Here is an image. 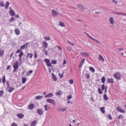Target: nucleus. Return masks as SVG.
Segmentation results:
<instances>
[{
	"label": "nucleus",
	"mask_w": 126,
	"mask_h": 126,
	"mask_svg": "<svg viewBox=\"0 0 126 126\" xmlns=\"http://www.w3.org/2000/svg\"><path fill=\"white\" fill-rule=\"evenodd\" d=\"M28 72L29 73V74L31 75L32 73V70H30Z\"/></svg>",
	"instance_id": "obj_64"
},
{
	"label": "nucleus",
	"mask_w": 126,
	"mask_h": 126,
	"mask_svg": "<svg viewBox=\"0 0 126 126\" xmlns=\"http://www.w3.org/2000/svg\"><path fill=\"white\" fill-rule=\"evenodd\" d=\"M43 97L42 96L38 95L36 97L35 99L36 100H41L42 99Z\"/></svg>",
	"instance_id": "obj_25"
},
{
	"label": "nucleus",
	"mask_w": 126,
	"mask_h": 126,
	"mask_svg": "<svg viewBox=\"0 0 126 126\" xmlns=\"http://www.w3.org/2000/svg\"><path fill=\"white\" fill-rule=\"evenodd\" d=\"M90 70L92 72H94L95 70L92 67H90L89 68Z\"/></svg>",
	"instance_id": "obj_37"
},
{
	"label": "nucleus",
	"mask_w": 126,
	"mask_h": 126,
	"mask_svg": "<svg viewBox=\"0 0 126 126\" xmlns=\"http://www.w3.org/2000/svg\"><path fill=\"white\" fill-rule=\"evenodd\" d=\"M85 75H86V78L87 79H88L90 77V75L89 74L86 73Z\"/></svg>",
	"instance_id": "obj_46"
},
{
	"label": "nucleus",
	"mask_w": 126,
	"mask_h": 126,
	"mask_svg": "<svg viewBox=\"0 0 126 126\" xmlns=\"http://www.w3.org/2000/svg\"><path fill=\"white\" fill-rule=\"evenodd\" d=\"M42 45L44 49L47 48L48 47V44L45 41H44L42 42Z\"/></svg>",
	"instance_id": "obj_8"
},
{
	"label": "nucleus",
	"mask_w": 126,
	"mask_h": 126,
	"mask_svg": "<svg viewBox=\"0 0 126 126\" xmlns=\"http://www.w3.org/2000/svg\"><path fill=\"white\" fill-rule=\"evenodd\" d=\"M101 112L103 113H104L105 112V108L104 107H101L100 108Z\"/></svg>",
	"instance_id": "obj_30"
},
{
	"label": "nucleus",
	"mask_w": 126,
	"mask_h": 126,
	"mask_svg": "<svg viewBox=\"0 0 126 126\" xmlns=\"http://www.w3.org/2000/svg\"><path fill=\"white\" fill-rule=\"evenodd\" d=\"M4 93V91L3 90H1L0 91V97Z\"/></svg>",
	"instance_id": "obj_45"
},
{
	"label": "nucleus",
	"mask_w": 126,
	"mask_h": 126,
	"mask_svg": "<svg viewBox=\"0 0 126 126\" xmlns=\"http://www.w3.org/2000/svg\"><path fill=\"white\" fill-rule=\"evenodd\" d=\"M44 38L46 41L49 40H50L51 39L49 36H48L47 37H45Z\"/></svg>",
	"instance_id": "obj_39"
},
{
	"label": "nucleus",
	"mask_w": 126,
	"mask_h": 126,
	"mask_svg": "<svg viewBox=\"0 0 126 126\" xmlns=\"http://www.w3.org/2000/svg\"><path fill=\"white\" fill-rule=\"evenodd\" d=\"M11 67V66L10 65H8V66H7V68H6V70H9L10 68Z\"/></svg>",
	"instance_id": "obj_59"
},
{
	"label": "nucleus",
	"mask_w": 126,
	"mask_h": 126,
	"mask_svg": "<svg viewBox=\"0 0 126 126\" xmlns=\"http://www.w3.org/2000/svg\"><path fill=\"white\" fill-rule=\"evenodd\" d=\"M110 24L111 25H113L114 24V20L112 17H110L109 19Z\"/></svg>",
	"instance_id": "obj_24"
},
{
	"label": "nucleus",
	"mask_w": 126,
	"mask_h": 126,
	"mask_svg": "<svg viewBox=\"0 0 126 126\" xmlns=\"http://www.w3.org/2000/svg\"><path fill=\"white\" fill-rule=\"evenodd\" d=\"M43 52L45 54H46L47 56V51L45 50H44Z\"/></svg>",
	"instance_id": "obj_62"
},
{
	"label": "nucleus",
	"mask_w": 126,
	"mask_h": 126,
	"mask_svg": "<svg viewBox=\"0 0 126 126\" xmlns=\"http://www.w3.org/2000/svg\"><path fill=\"white\" fill-rule=\"evenodd\" d=\"M122 115H120L118 117V120L122 119Z\"/></svg>",
	"instance_id": "obj_49"
},
{
	"label": "nucleus",
	"mask_w": 126,
	"mask_h": 126,
	"mask_svg": "<svg viewBox=\"0 0 126 126\" xmlns=\"http://www.w3.org/2000/svg\"><path fill=\"white\" fill-rule=\"evenodd\" d=\"M28 44L27 43H26L25 44L21 46L20 48V49L21 50H22L23 49H25L26 46V48H27Z\"/></svg>",
	"instance_id": "obj_13"
},
{
	"label": "nucleus",
	"mask_w": 126,
	"mask_h": 126,
	"mask_svg": "<svg viewBox=\"0 0 126 126\" xmlns=\"http://www.w3.org/2000/svg\"><path fill=\"white\" fill-rule=\"evenodd\" d=\"M112 1L114 2V4H116L117 3V2L115 0H112Z\"/></svg>",
	"instance_id": "obj_63"
},
{
	"label": "nucleus",
	"mask_w": 126,
	"mask_h": 126,
	"mask_svg": "<svg viewBox=\"0 0 126 126\" xmlns=\"http://www.w3.org/2000/svg\"><path fill=\"white\" fill-rule=\"evenodd\" d=\"M67 49L70 52L71 51V48L69 47H67Z\"/></svg>",
	"instance_id": "obj_56"
},
{
	"label": "nucleus",
	"mask_w": 126,
	"mask_h": 126,
	"mask_svg": "<svg viewBox=\"0 0 126 126\" xmlns=\"http://www.w3.org/2000/svg\"><path fill=\"white\" fill-rule=\"evenodd\" d=\"M18 60L16 61L15 62L13 65V67L14 68L13 72L14 73H15L17 72L18 70H17L18 68L19 67V63L18 62Z\"/></svg>",
	"instance_id": "obj_1"
},
{
	"label": "nucleus",
	"mask_w": 126,
	"mask_h": 126,
	"mask_svg": "<svg viewBox=\"0 0 126 126\" xmlns=\"http://www.w3.org/2000/svg\"><path fill=\"white\" fill-rule=\"evenodd\" d=\"M15 17L16 18H19V16L18 14H17L15 16Z\"/></svg>",
	"instance_id": "obj_60"
},
{
	"label": "nucleus",
	"mask_w": 126,
	"mask_h": 126,
	"mask_svg": "<svg viewBox=\"0 0 126 126\" xmlns=\"http://www.w3.org/2000/svg\"><path fill=\"white\" fill-rule=\"evenodd\" d=\"M107 80L108 83H113L114 82V80L112 79L109 78L107 79Z\"/></svg>",
	"instance_id": "obj_14"
},
{
	"label": "nucleus",
	"mask_w": 126,
	"mask_h": 126,
	"mask_svg": "<svg viewBox=\"0 0 126 126\" xmlns=\"http://www.w3.org/2000/svg\"><path fill=\"white\" fill-rule=\"evenodd\" d=\"M34 105L33 104H30L28 107V109L29 110H32L34 108Z\"/></svg>",
	"instance_id": "obj_12"
},
{
	"label": "nucleus",
	"mask_w": 126,
	"mask_h": 126,
	"mask_svg": "<svg viewBox=\"0 0 126 126\" xmlns=\"http://www.w3.org/2000/svg\"><path fill=\"white\" fill-rule=\"evenodd\" d=\"M46 65L48 67H50L51 66V64L49 62V63H47L46 64Z\"/></svg>",
	"instance_id": "obj_52"
},
{
	"label": "nucleus",
	"mask_w": 126,
	"mask_h": 126,
	"mask_svg": "<svg viewBox=\"0 0 126 126\" xmlns=\"http://www.w3.org/2000/svg\"><path fill=\"white\" fill-rule=\"evenodd\" d=\"M56 47H57L59 49V51H60L61 52H62V50L61 47L58 46H57L55 47V48Z\"/></svg>",
	"instance_id": "obj_43"
},
{
	"label": "nucleus",
	"mask_w": 126,
	"mask_h": 126,
	"mask_svg": "<svg viewBox=\"0 0 126 126\" xmlns=\"http://www.w3.org/2000/svg\"><path fill=\"white\" fill-rule=\"evenodd\" d=\"M15 20V19L13 17H12L10 19V21L11 22H13Z\"/></svg>",
	"instance_id": "obj_48"
},
{
	"label": "nucleus",
	"mask_w": 126,
	"mask_h": 126,
	"mask_svg": "<svg viewBox=\"0 0 126 126\" xmlns=\"http://www.w3.org/2000/svg\"><path fill=\"white\" fill-rule=\"evenodd\" d=\"M84 33L85 34H86L87 35V36L89 38H90L91 40H92L93 41L95 42L96 43L98 44H101V43H100V41H99L98 40L92 37L91 36L89 35L88 34L86 33V32H84Z\"/></svg>",
	"instance_id": "obj_3"
},
{
	"label": "nucleus",
	"mask_w": 126,
	"mask_h": 126,
	"mask_svg": "<svg viewBox=\"0 0 126 126\" xmlns=\"http://www.w3.org/2000/svg\"><path fill=\"white\" fill-rule=\"evenodd\" d=\"M37 122L36 120H34L32 121L31 124V126H35L37 124Z\"/></svg>",
	"instance_id": "obj_19"
},
{
	"label": "nucleus",
	"mask_w": 126,
	"mask_h": 126,
	"mask_svg": "<svg viewBox=\"0 0 126 126\" xmlns=\"http://www.w3.org/2000/svg\"><path fill=\"white\" fill-rule=\"evenodd\" d=\"M51 62L52 63L55 64L56 63V61L55 60L52 61Z\"/></svg>",
	"instance_id": "obj_53"
},
{
	"label": "nucleus",
	"mask_w": 126,
	"mask_h": 126,
	"mask_svg": "<svg viewBox=\"0 0 126 126\" xmlns=\"http://www.w3.org/2000/svg\"><path fill=\"white\" fill-rule=\"evenodd\" d=\"M66 109H67L66 108H63L60 107V108L58 109V110H59L63 111H66Z\"/></svg>",
	"instance_id": "obj_29"
},
{
	"label": "nucleus",
	"mask_w": 126,
	"mask_h": 126,
	"mask_svg": "<svg viewBox=\"0 0 126 126\" xmlns=\"http://www.w3.org/2000/svg\"><path fill=\"white\" fill-rule=\"evenodd\" d=\"M67 97L68 98V99H67V100L68 99H71L72 98V96H71V95H70L68 96Z\"/></svg>",
	"instance_id": "obj_58"
},
{
	"label": "nucleus",
	"mask_w": 126,
	"mask_h": 126,
	"mask_svg": "<svg viewBox=\"0 0 126 126\" xmlns=\"http://www.w3.org/2000/svg\"><path fill=\"white\" fill-rule=\"evenodd\" d=\"M17 116L20 119L22 118L24 116V114H17Z\"/></svg>",
	"instance_id": "obj_23"
},
{
	"label": "nucleus",
	"mask_w": 126,
	"mask_h": 126,
	"mask_svg": "<svg viewBox=\"0 0 126 126\" xmlns=\"http://www.w3.org/2000/svg\"><path fill=\"white\" fill-rule=\"evenodd\" d=\"M11 126H17V124L15 123H14L12 124L11 125Z\"/></svg>",
	"instance_id": "obj_54"
},
{
	"label": "nucleus",
	"mask_w": 126,
	"mask_h": 126,
	"mask_svg": "<svg viewBox=\"0 0 126 126\" xmlns=\"http://www.w3.org/2000/svg\"><path fill=\"white\" fill-rule=\"evenodd\" d=\"M21 50L20 49H18L16 51V53H18L19 52H21Z\"/></svg>",
	"instance_id": "obj_57"
},
{
	"label": "nucleus",
	"mask_w": 126,
	"mask_h": 126,
	"mask_svg": "<svg viewBox=\"0 0 126 126\" xmlns=\"http://www.w3.org/2000/svg\"><path fill=\"white\" fill-rule=\"evenodd\" d=\"M5 51L4 49L0 48V57H2L4 55Z\"/></svg>",
	"instance_id": "obj_9"
},
{
	"label": "nucleus",
	"mask_w": 126,
	"mask_h": 126,
	"mask_svg": "<svg viewBox=\"0 0 126 126\" xmlns=\"http://www.w3.org/2000/svg\"><path fill=\"white\" fill-rule=\"evenodd\" d=\"M59 25L62 27H63L65 26L64 23L63 21H60L59 22Z\"/></svg>",
	"instance_id": "obj_34"
},
{
	"label": "nucleus",
	"mask_w": 126,
	"mask_h": 126,
	"mask_svg": "<svg viewBox=\"0 0 126 126\" xmlns=\"http://www.w3.org/2000/svg\"><path fill=\"white\" fill-rule=\"evenodd\" d=\"M15 32L17 35H19L20 34V30L18 28H16L15 29Z\"/></svg>",
	"instance_id": "obj_16"
},
{
	"label": "nucleus",
	"mask_w": 126,
	"mask_h": 126,
	"mask_svg": "<svg viewBox=\"0 0 126 126\" xmlns=\"http://www.w3.org/2000/svg\"><path fill=\"white\" fill-rule=\"evenodd\" d=\"M98 91L99 93L100 94H102L103 93V92L101 90L100 88H98Z\"/></svg>",
	"instance_id": "obj_40"
},
{
	"label": "nucleus",
	"mask_w": 126,
	"mask_h": 126,
	"mask_svg": "<svg viewBox=\"0 0 126 126\" xmlns=\"http://www.w3.org/2000/svg\"><path fill=\"white\" fill-rule=\"evenodd\" d=\"M53 95V94L51 93H48L47 95H46L45 97L46 98H48L50 97Z\"/></svg>",
	"instance_id": "obj_18"
},
{
	"label": "nucleus",
	"mask_w": 126,
	"mask_h": 126,
	"mask_svg": "<svg viewBox=\"0 0 126 126\" xmlns=\"http://www.w3.org/2000/svg\"><path fill=\"white\" fill-rule=\"evenodd\" d=\"M2 82L4 84H5V83L6 82V78H5V75H4L2 79Z\"/></svg>",
	"instance_id": "obj_32"
},
{
	"label": "nucleus",
	"mask_w": 126,
	"mask_h": 126,
	"mask_svg": "<svg viewBox=\"0 0 126 126\" xmlns=\"http://www.w3.org/2000/svg\"><path fill=\"white\" fill-rule=\"evenodd\" d=\"M9 2H8L7 1L6 2V4L5 6V9H7L9 6Z\"/></svg>",
	"instance_id": "obj_31"
},
{
	"label": "nucleus",
	"mask_w": 126,
	"mask_h": 126,
	"mask_svg": "<svg viewBox=\"0 0 126 126\" xmlns=\"http://www.w3.org/2000/svg\"><path fill=\"white\" fill-rule=\"evenodd\" d=\"M113 76L115 79L120 80L121 79L122 75L120 73L117 72L114 74Z\"/></svg>",
	"instance_id": "obj_2"
},
{
	"label": "nucleus",
	"mask_w": 126,
	"mask_h": 126,
	"mask_svg": "<svg viewBox=\"0 0 126 126\" xmlns=\"http://www.w3.org/2000/svg\"><path fill=\"white\" fill-rule=\"evenodd\" d=\"M81 54L85 57H87L89 56V54L85 52H81Z\"/></svg>",
	"instance_id": "obj_22"
},
{
	"label": "nucleus",
	"mask_w": 126,
	"mask_h": 126,
	"mask_svg": "<svg viewBox=\"0 0 126 126\" xmlns=\"http://www.w3.org/2000/svg\"><path fill=\"white\" fill-rule=\"evenodd\" d=\"M32 53H31L30 54L29 57L30 58H31L32 57Z\"/></svg>",
	"instance_id": "obj_61"
},
{
	"label": "nucleus",
	"mask_w": 126,
	"mask_h": 126,
	"mask_svg": "<svg viewBox=\"0 0 126 126\" xmlns=\"http://www.w3.org/2000/svg\"><path fill=\"white\" fill-rule=\"evenodd\" d=\"M44 107L46 111H48L50 109V107L47 105H45Z\"/></svg>",
	"instance_id": "obj_21"
},
{
	"label": "nucleus",
	"mask_w": 126,
	"mask_h": 126,
	"mask_svg": "<svg viewBox=\"0 0 126 126\" xmlns=\"http://www.w3.org/2000/svg\"><path fill=\"white\" fill-rule=\"evenodd\" d=\"M85 59H83L80 62V65H79V66L80 67H81L82 65L84 63V62Z\"/></svg>",
	"instance_id": "obj_26"
},
{
	"label": "nucleus",
	"mask_w": 126,
	"mask_h": 126,
	"mask_svg": "<svg viewBox=\"0 0 126 126\" xmlns=\"http://www.w3.org/2000/svg\"><path fill=\"white\" fill-rule=\"evenodd\" d=\"M61 91H59L56 93V94L57 95H59L61 94Z\"/></svg>",
	"instance_id": "obj_44"
},
{
	"label": "nucleus",
	"mask_w": 126,
	"mask_h": 126,
	"mask_svg": "<svg viewBox=\"0 0 126 126\" xmlns=\"http://www.w3.org/2000/svg\"><path fill=\"white\" fill-rule=\"evenodd\" d=\"M103 97L104 100L105 101H107L109 99V98L106 94H104Z\"/></svg>",
	"instance_id": "obj_20"
},
{
	"label": "nucleus",
	"mask_w": 126,
	"mask_h": 126,
	"mask_svg": "<svg viewBox=\"0 0 126 126\" xmlns=\"http://www.w3.org/2000/svg\"><path fill=\"white\" fill-rule=\"evenodd\" d=\"M77 8L81 12H82L85 10L84 7L82 5L78 4L77 5Z\"/></svg>",
	"instance_id": "obj_4"
},
{
	"label": "nucleus",
	"mask_w": 126,
	"mask_h": 126,
	"mask_svg": "<svg viewBox=\"0 0 126 126\" xmlns=\"http://www.w3.org/2000/svg\"><path fill=\"white\" fill-rule=\"evenodd\" d=\"M101 80L102 82L103 83H104L105 82V77L104 76H103L102 77L101 79Z\"/></svg>",
	"instance_id": "obj_36"
},
{
	"label": "nucleus",
	"mask_w": 126,
	"mask_h": 126,
	"mask_svg": "<svg viewBox=\"0 0 126 126\" xmlns=\"http://www.w3.org/2000/svg\"><path fill=\"white\" fill-rule=\"evenodd\" d=\"M0 5L1 7H4L5 5L4 3V2L3 1H1L0 3Z\"/></svg>",
	"instance_id": "obj_38"
},
{
	"label": "nucleus",
	"mask_w": 126,
	"mask_h": 126,
	"mask_svg": "<svg viewBox=\"0 0 126 126\" xmlns=\"http://www.w3.org/2000/svg\"><path fill=\"white\" fill-rule=\"evenodd\" d=\"M21 80L22 83L24 84L25 83L26 81V79L24 77L22 78Z\"/></svg>",
	"instance_id": "obj_33"
},
{
	"label": "nucleus",
	"mask_w": 126,
	"mask_h": 126,
	"mask_svg": "<svg viewBox=\"0 0 126 126\" xmlns=\"http://www.w3.org/2000/svg\"><path fill=\"white\" fill-rule=\"evenodd\" d=\"M52 14L53 17H55L57 16L58 14L55 10L52 9Z\"/></svg>",
	"instance_id": "obj_10"
},
{
	"label": "nucleus",
	"mask_w": 126,
	"mask_h": 126,
	"mask_svg": "<svg viewBox=\"0 0 126 126\" xmlns=\"http://www.w3.org/2000/svg\"><path fill=\"white\" fill-rule=\"evenodd\" d=\"M46 101L48 103H50L54 106H55L56 104L55 101L53 99H47Z\"/></svg>",
	"instance_id": "obj_5"
},
{
	"label": "nucleus",
	"mask_w": 126,
	"mask_h": 126,
	"mask_svg": "<svg viewBox=\"0 0 126 126\" xmlns=\"http://www.w3.org/2000/svg\"><path fill=\"white\" fill-rule=\"evenodd\" d=\"M34 57L35 59H36L37 56V53L35 50L34 51Z\"/></svg>",
	"instance_id": "obj_50"
},
{
	"label": "nucleus",
	"mask_w": 126,
	"mask_h": 126,
	"mask_svg": "<svg viewBox=\"0 0 126 126\" xmlns=\"http://www.w3.org/2000/svg\"><path fill=\"white\" fill-rule=\"evenodd\" d=\"M23 55L24 53L22 51H21L20 52L19 54L18 55V56L19 58L18 60H19V62L20 63V64H21L22 63L21 62L22 61V58Z\"/></svg>",
	"instance_id": "obj_6"
},
{
	"label": "nucleus",
	"mask_w": 126,
	"mask_h": 126,
	"mask_svg": "<svg viewBox=\"0 0 126 126\" xmlns=\"http://www.w3.org/2000/svg\"><path fill=\"white\" fill-rule=\"evenodd\" d=\"M107 116L110 120H111L112 119V118L110 114H108L107 115Z\"/></svg>",
	"instance_id": "obj_42"
},
{
	"label": "nucleus",
	"mask_w": 126,
	"mask_h": 126,
	"mask_svg": "<svg viewBox=\"0 0 126 126\" xmlns=\"http://www.w3.org/2000/svg\"><path fill=\"white\" fill-rule=\"evenodd\" d=\"M52 75V79L54 81H56L57 80V78L56 76L53 73H51Z\"/></svg>",
	"instance_id": "obj_15"
},
{
	"label": "nucleus",
	"mask_w": 126,
	"mask_h": 126,
	"mask_svg": "<svg viewBox=\"0 0 126 126\" xmlns=\"http://www.w3.org/2000/svg\"><path fill=\"white\" fill-rule=\"evenodd\" d=\"M9 88L8 92L10 93L12 92L15 89V88H12L11 87H9Z\"/></svg>",
	"instance_id": "obj_27"
},
{
	"label": "nucleus",
	"mask_w": 126,
	"mask_h": 126,
	"mask_svg": "<svg viewBox=\"0 0 126 126\" xmlns=\"http://www.w3.org/2000/svg\"><path fill=\"white\" fill-rule=\"evenodd\" d=\"M6 84L7 85L8 87L7 88H8L9 87H10V85L9 84V82L8 81H6Z\"/></svg>",
	"instance_id": "obj_51"
},
{
	"label": "nucleus",
	"mask_w": 126,
	"mask_h": 126,
	"mask_svg": "<svg viewBox=\"0 0 126 126\" xmlns=\"http://www.w3.org/2000/svg\"><path fill=\"white\" fill-rule=\"evenodd\" d=\"M116 110L117 111L121 113H125L126 112L125 111L121 108L120 106H118Z\"/></svg>",
	"instance_id": "obj_7"
},
{
	"label": "nucleus",
	"mask_w": 126,
	"mask_h": 126,
	"mask_svg": "<svg viewBox=\"0 0 126 126\" xmlns=\"http://www.w3.org/2000/svg\"><path fill=\"white\" fill-rule=\"evenodd\" d=\"M37 112L38 114L40 115H41L43 114L42 109L41 108L38 109L37 110Z\"/></svg>",
	"instance_id": "obj_11"
},
{
	"label": "nucleus",
	"mask_w": 126,
	"mask_h": 126,
	"mask_svg": "<svg viewBox=\"0 0 126 126\" xmlns=\"http://www.w3.org/2000/svg\"><path fill=\"white\" fill-rule=\"evenodd\" d=\"M98 58L100 61H102L103 62L104 61V60L102 56L101 55H99Z\"/></svg>",
	"instance_id": "obj_28"
},
{
	"label": "nucleus",
	"mask_w": 126,
	"mask_h": 126,
	"mask_svg": "<svg viewBox=\"0 0 126 126\" xmlns=\"http://www.w3.org/2000/svg\"><path fill=\"white\" fill-rule=\"evenodd\" d=\"M45 61L47 64L48 63H49L50 62L49 59H46L45 60Z\"/></svg>",
	"instance_id": "obj_41"
},
{
	"label": "nucleus",
	"mask_w": 126,
	"mask_h": 126,
	"mask_svg": "<svg viewBox=\"0 0 126 126\" xmlns=\"http://www.w3.org/2000/svg\"><path fill=\"white\" fill-rule=\"evenodd\" d=\"M69 82L71 84H73V81L72 79H70L69 80Z\"/></svg>",
	"instance_id": "obj_55"
},
{
	"label": "nucleus",
	"mask_w": 126,
	"mask_h": 126,
	"mask_svg": "<svg viewBox=\"0 0 126 126\" xmlns=\"http://www.w3.org/2000/svg\"><path fill=\"white\" fill-rule=\"evenodd\" d=\"M101 89L102 91H103L105 89V85L104 84H103L101 87Z\"/></svg>",
	"instance_id": "obj_47"
},
{
	"label": "nucleus",
	"mask_w": 126,
	"mask_h": 126,
	"mask_svg": "<svg viewBox=\"0 0 126 126\" xmlns=\"http://www.w3.org/2000/svg\"><path fill=\"white\" fill-rule=\"evenodd\" d=\"M113 13L116 14L117 15H126V14L123 13H118L116 12H113Z\"/></svg>",
	"instance_id": "obj_35"
},
{
	"label": "nucleus",
	"mask_w": 126,
	"mask_h": 126,
	"mask_svg": "<svg viewBox=\"0 0 126 126\" xmlns=\"http://www.w3.org/2000/svg\"><path fill=\"white\" fill-rule=\"evenodd\" d=\"M9 14L11 16H14L15 15V12L13 10H11L9 11Z\"/></svg>",
	"instance_id": "obj_17"
}]
</instances>
